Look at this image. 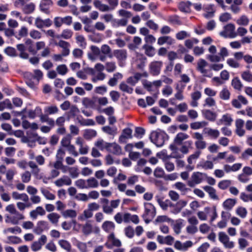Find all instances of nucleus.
<instances>
[{"mask_svg": "<svg viewBox=\"0 0 252 252\" xmlns=\"http://www.w3.org/2000/svg\"><path fill=\"white\" fill-rule=\"evenodd\" d=\"M12 104L9 99H5L0 102V111H2L5 109H12Z\"/></svg>", "mask_w": 252, "mask_h": 252, "instance_id": "c03bdc74", "label": "nucleus"}, {"mask_svg": "<svg viewBox=\"0 0 252 252\" xmlns=\"http://www.w3.org/2000/svg\"><path fill=\"white\" fill-rule=\"evenodd\" d=\"M113 56L117 59L120 66H124L127 59V52L125 49H117L113 51Z\"/></svg>", "mask_w": 252, "mask_h": 252, "instance_id": "1a4fd4ad", "label": "nucleus"}, {"mask_svg": "<svg viewBox=\"0 0 252 252\" xmlns=\"http://www.w3.org/2000/svg\"><path fill=\"white\" fill-rule=\"evenodd\" d=\"M47 238L46 235H42L37 241H34L31 245V249L33 252L40 250L42 246L46 243Z\"/></svg>", "mask_w": 252, "mask_h": 252, "instance_id": "2eb2a0df", "label": "nucleus"}, {"mask_svg": "<svg viewBox=\"0 0 252 252\" xmlns=\"http://www.w3.org/2000/svg\"><path fill=\"white\" fill-rule=\"evenodd\" d=\"M249 22L250 20L248 16L243 15L237 20L236 23L239 25L246 26L248 25Z\"/></svg>", "mask_w": 252, "mask_h": 252, "instance_id": "603ef678", "label": "nucleus"}, {"mask_svg": "<svg viewBox=\"0 0 252 252\" xmlns=\"http://www.w3.org/2000/svg\"><path fill=\"white\" fill-rule=\"evenodd\" d=\"M75 185L80 189H87V181L84 179H78L75 182Z\"/></svg>", "mask_w": 252, "mask_h": 252, "instance_id": "0e129e2a", "label": "nucleus"}, {"mask_svg": "<svg viewBox=\"0 0 252 252\" xmlns=\"http://www.w3.org/2000/svg\"><path fill=\"white\" fill-rule=\"evenodd\" d=\"M5 211L8 213L5 215V221L6 223L17 225L20 220L25 219L24 216L16 210L13 204L7 205Z\"/></svg>", "mask_w": 252, "mask_h": 252, "instance_id": "f257e3e1", "label": "nucleus"}, {"mask_svg": "<svg viewBox=\"0 0 252 252\" xmlns=\"http://www.w3.org/2000/svg\"><path fill=\"white\" fill-rule=\"evenodd\" d=\"M52 24V22L50 19L42 20L40 17H37L35 21V25L38 28L41 29L44 27H49Z\"/></svg>", "mask_w": 252, "mask_h": 252, "instance_id": "6ab92c4d", "label": "nucleus"}, {"mask_svg": "<svg viewBox=\"0 0 252 252\" xmlns=\"http://www.w3.org/2000/svg\"><path fill=\"white\" fill-rule=\"evenodd\" d=\"M76 42L82 49L86 48L87 43L84 37L82 35H78L76 37Z\"/></svg>", "mask_w": 252, "mask_h": 252, "instance_id": "13d9d810", "label": "nucleus"}, {"mask_svg": "<svg viewBox=\"0 0 252 252\" xmlns=\"http://www.w3.org/2000/svg\"><path fill=\"white\" fill-rule=\"evenodd\" d=\"M205 133L210 137L217 139L220 135V131L218 129H212L211 128H206Z\"/></svg>", "mask_w": 252, "mask_h": 252, "instance_id": "37998d69", "label": "nucleus"}, {"mask_svg": "<svg viewBox=\"0 0 252 252\" xmlns=\"http://www.w3.org/2000/svg\"><path fill=\"white\" fill-rule=\"evenodd\" d=\"M95 102V97H94L93 99L84 97L82 100V104L86 108H94Z\"/></svg>", "mask_w": 252, "mask_h": 252, "instance_id": "7c9ffc66", "label": "nucleus"}, {"mask_svg": "<svg viewBox=\"0 0 252 252\" xmlns=\"http://www.w3.org/2000/svg\"><path fill=\"white\" fill-rule=\"evenodd\" d=\"M236 204V200L231 198L226 199L223 203V208L227 210H231Z\"/></svg>", "mask_w": 252, "mask_h": 252, "instance_id": "79ce46f5", "label": "nucleus"}, {"mask_svg": "<svg viewBox=\"0 0 252 252\" xmlns=\"http://www.w3.org/2000/svg\"><path fill=\"white\" fill-rule=\"evenodd\" d=\"M168 138L167 134L160 129L152 131L150 136L151 142L159 147L164 145L165 141L167 140Z\"/></svg>", "mask_w": 252, "mask_h": 252, "instance_id": "7ed1b4c3", "label": "nucleus"}, {"mask_svg": "<svg viewBox=\"0 0 252 252\" xmlns=\"http://www.w3.org/2000/svg\"><path fill=\"white\" fill-rule=\"evenodd\" d=\"M75 143L79 146V154L81 155H86L89 150V146L84 142L83 139L81 137H77Z\"/></svg>", "mask_w": 252, "mask_h": 252, "instance_id": "dca6fc26", "label": "nucleus"}, {"mask_svg": "<svg viewBox=\"0 0 252 252\" xmlns=\"http://www.w3.org/2000/svg\"><path fill=\"white\" fill-rule=\"evenodd\" d=\"M12 195L14 199H21L25 202H28L29 200V196L25 193L20 194L16 191H14L12 192Z\"/></svg>", "mask_w": 252, "mask_h": 252, "instance_id": "ea45409f", "label": "nucleus"}, {"mask_svg": "<svg viewBox=\"0 0 252 252\" xmlns=\"http://www.w3.org/2000/svg\"><path fill=\"white\" fill-rule=\"evenodd\" d=\"M56 44L63 49L62 53L64 57L67 56L69 54V47L70 45L68 42L61 40Z\"/></svg>", "mask_w": 252, "mask_h": 252, "instance_id": "393cba45", "label": "nucleus"}, {"mask_svg": "<svg viewBox=\"0 0 252 252\" xmlns=\"http://www.w3.org/2000/svg\"><path fill=\"white\" fill-rule=\"evenodd\" d=\"M128 22V20L126 19H114L112 21V27L114 28H118L119 27L126 26Z\"/></svg>", "mask_w": 252, "mask_h": 252, "instance_id": "4c0bfd02", "label": "nucleus"}, {"mask_svg": "<svg viewBox=\"0 0 252 252\" xmlns=\"http://www.w3.org/2000/svg\"><path fill=\"white\" fill-rule=\"evenodd\" d=\"M231 84L236 90H240L242 87V83L238 77H235L232 79Z\"/></svg>", "mask_w": 252, "mask_h": 252, "instance_id": "69168bd1", "label": "nucleus"}, {"mask_svg": "<svg viewBox=\"0 0 252 252\" xmlns=\"http://www.w3.org/2000/svg\"><path fill=\"white\" fill-rule=\"evenodd\" d=\"M157 241L160 244L172 246L174 244V238L170 235H168L165 237L158 235L157 236Z\"/></svg>", "mask_w": 252, "mask_h": 252, "instance_id": "aec40b11", "label": "nucleus"}, {"mask_svg": "<svg viewBox=\"0 0 252 252\" xmlns=\"http://www.w3.org/2000/svg\"><path fill=\"white\" fill-rule=\"evenodd\" d=\"M219 240L225 248L232 249L234 247V242L230 241L229 237L223 232L219 233Z\"/></svg>", "mask_w": 252, "mask_h": 252, "instance_id": "f8f14e48", "label": "nucleus"}, {"mask_svg": "<svg viewBox=\"0 0 252 252\" xmlns=\"http://www.w3.org/2000/svg\"><path fill=\"white\" fill-rule=\"evenodd\" d=\"M192 138L196 140L195 142V146L197 150H203L206 148L207 143L203 139L202 134L196 132L193 134Z\"/></svg>", "mask_w": 252, "mask_h": 252, "instance_id": "9d476101", "label": "nucleus"}, {"mask_svg": "<svg viewBox=\"0 0 252 252\" xmlns=\"http://www.w3.org/2000/svg\"><path fill=\"white\" fill-rule=\"evenodd\" d=\"M62 216L65 219L75 218L77 216V212L75 210L72 209H67L61 212Z\"/></svg>", "mask_w": 252, "mask_h": 252, "instance_id": "58836bf2", "label": "nucleus"}, {"mask_svg": "<svg viewBox=\"0 0 252 252\" xmlns=\"http://www.w3.org/2000/svg\"><path fill=\"white\" fill-rule=\"evenodd\" d=\"M208 63L204 59H200L198 60L197 63L196 70L203 76L211 78L213 74L211 69H206V67Z\"/></svg>", "mask_w": 252, "mask_h": 252, "instance_id": "0eeeda50", "label": "nucleus"}, {"mask_svg": "<svg viewBox=\"0 0 252 252\" xmlns=\"http://www.w3.org/2000/svg\"><path fill=\"white\" fill-rule=\"evenodd\" d=\"M142 85L144 88L148 92L153 94L155 98H157L159 94L158 88L162 85V81L156 80L153 82H150L147 80L142 81Z\"/></svg>", "mask_w": 252, "mask_h": 252, "instance_id": "20e7f679", "label": "nucleus"}, {"mask_svg": "<svg viewBox=\"0 0 252 252\" xmlns=\"http://www.w3.org/2000/svg\"><path fill=\"white\" fill-rule=\"evenodd\" d=\"M175 43V40L169 36H162L159 37L158 39L157 43L159 45H162L165 43L171 45Z\"/></svg>", "mask_w": 252, "mask_h": 252, "instance_id": "cd10ccee", "label": "nucleus"}, {"mask_svg": "<svg viewBox=\"0 0 252 252\" xmlns=\"http://www.w3.org/2000/svg\"><path fill=\"white\" fill-rule=\"evenodd\" d=\"M189 136L186 133L180 132L177 134L175 139L174 143L178 145H181L183 140L188 138Z\"/></svg>", "mask_w": 252, "mask_h": 252, "instance_id": "a19ab883", "label": "nucleus"}, {"mask_svg": "<svg viewBox=\"0 0 252 252\" xmlns=\"http://www.w3.org/2000/svg\"><path fill=\"white\" fill-rule=\"evenodd\" d=\"M162 62L161 61H154L149 64V71L153 76H158L160 73Z\"/></svg>", "mask_w": 252, "mask_h": 252, "instance_id": "ddd939ff", "label": "nucleus"}, {"mask_svg": "<svg viewBox=\"0 0 252 252\" xmlns=\"http://www.w3.org/2000/svg\"><path fill=\"white\" fill-rule=\"evenodd\" d=\"M211 54L207 55L206 58L212 63H218L224 60V58L229 55L228 50L225 47H221L219 55H216L217 48L214 45H211L208 49Z\"/></svg>", "mask_w": 252, "mask_h": 252, "instance_id": "f03ea898", "label": "nucleus"}, {"mask_svg": "<svg viewBox=\"0 0 252 252\" xmlns=\"http://www.w3.org/2000/svg\"><path fill=\"white\" fill-rule=\"evenodd\" d=\"M105 245L107 248L111 249L113 247H121L122 243L119 239L115 237L114 233H112L107 237V241L105 243Z\"/></svg>", "mask_w": 252, "mask_h": 252, "instance_id": "9b49d317", "label": "nucleus"}, {"mask_svg": "<svg viewBox=\"0 0 252 252\" xmlns=\"http://www.w3.org/2000/svg\"><path fill=\"white\" fill-rule=\"evenodd\" d=\"M224 30L220 33V35L225 38H235L237 36V33L235 32V26L233 24L229 23L225 26L223 28Z\"/></svg>", "mask_w": 252, "mask_h": 252, "instance_id": "6e6552de", "label": "nucleus"}, {"mask_svg": "<svg viewBox=\"0 0 252 252\" xmlns=\"http://www.w3.org/2000/svg\"><path fill=\"white\" fill-rule=\"evenodd\" d=\"M193 246L192 241L189 240L182 243L181 241L177 240L174 243V247L175 249L182 251L186 252L188 249Z\"/></svg>", "mask_w": 252, "mask_h": 252, "instance_id": "4468645a", "label": "nucleus"}, {"mask_svg": "<svg viewBox=\"0 0 252 252\" xmlns=\"http://www.w3.org/2000/svg\"><path fill=\"white\" fill-rule=\"evenodd\" d=\"M72 136L70 134H67L66 136L63 137L61 140V143L63 147L66 148L71 144V140Z\"/></svg>", "mask_w": 252, "mask_h": 252, "instance_id": "6e6d98bb", "label": "nucleus"}, {"mask_svg": "<svg viewBox=\"0 0 252 252\" xmlns=\"http://www.w3.org/2000/svg\"><path fill=\"white\" fill-rule=\"evenodd\" d=\"M203 10L205 11V13L203 14L205 18L207 19L213 18L216 12L215 6L213 4L205 5L203 7Z\"/></svg>", "mask_w": 252, "mask_h": 252, "instance_id": "f3484780", "label": "nucleus"}, {"mask_svg": "<svg viewBox=\"0 0 252 252\" xmlns=\"http://www.w3.org/2000/svg\"><path fill=\"white\" fill-rule=\"evenodd\" d=\"M206 177V173L200 172H193L191 175L190 180L188 181V185L190 187H193L205 181Z\"/></svg>", "mask_w": 252, "mask_h": 252, "instance_id": "423d86ee", "label": "nucleus"}, {"mask_svg": "<svg viewBox=\"0 0 252 252\" xmlns=\"http://www.w3.org/2000/svg\"><path fill=\"white\" fill-rule=\"evenodd\" d=\"M86 181L87 189L90 188H96L98 186V181L94 177H92L86 180Z\"/></svg>", "mask_w": 252, "mask_h": 252, "instance_id": "3c124183", "label": "nucleus"}, {"mask_svg": "<svg viewBox=\"0 0 252 252\" xmlns=\"http://www.w3.org/2000/svg\"><path fill=\"white\" fill-rule=\"evenodd\" d=\"M40 190L42 194L47 199L52 200L55 199V195L51 193L48 190L41 188Z\"/></svg>", "mask_w": 252, "mask_h": 252, "instance_id": "052dcab7", "label": "nucleus"}, {"mask_svg": "<svg viewBox=\"0 0 252 252\" xmlns=\"http://www.w3.org/2000/svg\"><path fill=\"white\" fill-rule=\"evenodd\" d=\"M231 185V181L229 180H223L218 184V187L222 190L226 189Z\"/></svg>", "mask_w": 252, "mask_h": 252, "instance_id": "bf43d9fd", "label": "nucleus"}, {"mask_svg": "<svg viewBox=\"0 0 252 252\" xmlns=\"http://www.w3.org/2000/svg\"><path fill=\"white\" fill-rule=\"evenodd\" d=\"M72 181L67 176L64 175L54 182L55 185L58 187L63 186H69L71 184Z\"/></svg>", "mask_w": 252, "mask_h": 252, "instance_id": "412c9836", "label": "nucleus"}, {"mask_svg": "<svg viewBox=\"0 0 252 252\" xmlns=\"http://www.w3.org/2000/svg\"><path fill=\"white\" fill-rule=\"evenodd\" d=\"M233 120L229 114H224L221 118L217 122L218 125H224L226 126H230Z\"/></svg>", "mask_w": 252, "mask_h": 252, "instance_id": "5701e85b", "label": "nucleus"}, {"mask_svg": "<svg viewBox=\"0 0 252 252\" xmlns=\"http://www.w3.org/2000/svg\"><path fill=\"white\" fill-rule=\"evenodd\" d=\"M35 9V4L33 2H30L26 4L22 8L23 12L26 14L32 13Z\"/></svg>", "mask_w": 252, "mask_h": 252, "instance_id": "72a5a7b5", "label": "nucleus"}, {"mask_svg": "<svg viewBox=\"0 0 252 252\" xmlns=\"http://www.w3.org/2000/svg\"><path fill=\"white\" fill-rule=\"evenodd\" d=\"M146 58L142 54H137L135 59V63L137 67L140 69H143L145 66Z\"/></svg>", "mask_w": 252, "mask_h": 252, "instance_id": "b1692460", "label": "nucleus"}, {"mask_svg": "<svg viewBox=\"0 0 252 252\" xmlns=\"http://www.w3.org/2000/svg\"><path fill=\"white\" fill-rule=\"evenodd\" d=\"M17 50L20 52L19 57L24 59L29 58V54L26 52V47L23 44H19L16 46Z\"/></svg>", "mask_w": 252, "mask_h": 252, "instance_id": "c9c22d12", "label": "nucleus"}, {"mask_svg": "<svg viewBox=\"0 0 252 252\" xmlns=\"http://www.w3.org/2000/svg\"><path fill=\"white\" fill-rule=\"evenodd\" d=\"M202 113L206 119L211 122L215 121L217 117V114L210 110H203Z\"/></svg>", "mask_w": 252, "mask_h": 252, "instance_id": "c756f323", "label": "nucleus"}, {"mask_svg": "<svg viewBox=\"0 0 252 252\" xmlns=\"http://www.w3.org/2000/svg\"><path fill=\"white\" fill-rule=\"evenodd\" d=\"M241 77L246 82H252V73L249 70L243 71L241 74Z\"/></svg>", "mask_w": 252, "mask_h": 252, "instance_id": "5fc2aeb1", "label": "nucleus"}, {"mask_svg": "<svg viewBox=\"0 0 252 252\" xmlns=\"http://www.w3.org/2000/svg\"><path fill=\"white\" fill-rule=\"evenodd\" d=\"M200 154L201 152H200L199 151H197L193 154L190 155L188 158V162L189 164H192L199 158Z\"/></svg>", "mask_w": 252, "mask_h": 252, "instance_id": "774afa93", "label": "nucleus"}, {"mask_svg": "<svg viewBox=\"0 0 252 252\" xmlns=\"http://www.w3.org/2000/svg\"><path fill=\"white\" fill-rule=\"evenodd\" d=\"M47 218L53 224H57L59 222L60 216L56 213H52L48 215Z\"/></svg>", "mask_w": 252, "mask_h": 252, "instance_id": "de8ad7c7", "label": "nucleus"}, {"mask_svg": "<svg viewBox=\"0 0 252 252\" xmlns=\"http://www.w3.org/2000/svg\"><path fill=\"white\" fill-rule=\"evenodd\" d=\"M144 207L145 212L142 215V217L145 223L148 224L156 216V208L154 206L150 203H145L144 204Z\"/></svg>", "mask_w": 252, "mask_h": 252, "instance_id": "39448f33", "label": "nucleus"}, {"mask_svg": "<svg viewBox=\"0 0 252 252\" xmlns=\"http://www.w3.org/2000/svg\"><path fill=\"white\" fill-rule=\"evenodd\" d=\"M122 78L123 75L121 73L119 72L115 73L113 77L109 80L108 84L111 87H113L117 84L118 80L121 79Z\"/></svg>", "mask_w": 252, "mask_h": 252, "instance_id": "e433bc0d", "label": "nucleus"}, {"mask_svg": "<svg viewBox=\"0 0 252 252\" xmlns=\"http://www.w3.org/2000/svg\"><path fill=\"white\" fill-rule=\"evenodd\" d=\"M227 64L231 67L237 68L240 66L239 62L233 58H229L226 61Z\"/></svg>", "mask_w": 252, "mask_h": 252, "instance_id": "e2e57ef3", "label": "nucleus"}, {"mask_svg": "<svg viewBox=\"0 0 252 252\" xmlns=\"http://www.w3.org/2000/svg\"><path fill=\"white\" fill-rule=\"evenodd\" d=\"M132 130L129 128H125L122 132V135L119 137L120 143H126V139L132 138Z\"/></svg>", "mask_w": 252, "mask_h": 252, "instance_id": "bb28decb", "label": "nucleus"}, {"mask_svg": "<svg viewBox=\"0 0 252 252\" xmlns=\"http://www.w3.org/2000/svg\"><path fill=\"white\" fill-rule=\"evenodd\" d=\"M49 229L48 222L40 220L37 222L36 226L33 229V232L37 234H40L43 231Z\"/></svg>", "mask_w": 252, "mask_h": 252, "instance_id": "a211bd4d", "label": "nucleus"}, {"mask_svg": "<svg viewBox=\"0 0 252 252\" xmlns=\"http://www.w3.org/2000/svg\"><path fill=\"white\" fill-rule=\"evenodd\" d=\"M192 3L190 1H182L179 4V10L185 13H189L190 11V6Z\"/></svg>", "mask_w": 252, "mask_h": 252, "instance_id": "2f4dec72", "label": "nucleus"}, {"mask_svg": "<svg viewBox=\"0 0 252 252\" xmlns=\"http://www.w3.org/2000/svg\"><path fill=\"white\" fill-rule=\"evenodd\" d=\"M120 89L123 92L131 94L132 93L133 89L132 88L128 86L125 82H122L119 86Z\"/></svg>", "mask_w": 252, "mask_h": 252, "instance_id": "864d4df0", "label": "nucleus"}, {"mask_svg": "<svg viewBox=\"0 0 252 252\" xmlns=\"http://www.w3.org/2000/svg\"><path fill=\"white\" fill-rule=\"evenodd\" d=\"M107 150L117 155H119L122 153L121 147L116 143H109Z\"/></svg>", "mask_w": 252, "mask_h": 252, "instance_id": "c85d7f7f", "label": "nucleus"}, {"mask_svg": "<svg viewBox=\"0 0 252 252\" xmlns=\"http://www.w3.org/2000/svg\"><path fill=\"white\" fill-rule=\"evenodd\" d=\"M203 189L209 195V196L214 200H218V196L216 194V189L213 187L209 186H204Z\"/></svg>", "mask_w": 252, "mask_h": 252, "instance_id": "f704fd0d", "label": "nucleus"}, {"mask_svg": "<svg viewBox=\"0 0 252 252\" xmlns=\"http://www.w3.org/2000/svg\"><path fill=\"white\" fill-rule=\"evenodd\" d=\"M208 123L205 121L195 122L190 124V127L192 129H198L206 126Z\"/></svg>", "mask_w": 252, "mask_h": 252, "instance_id": "09e8293b", "label": "nucleus"}, {"mask_svg": "<svg viewBox=\"0 0 252 252\" xmlns=\"http://www.w3.org/2000/svg\"><path fill=\"white\" fill-rule=\"evenodd\" d=\"M140 79L141 75L139 74V73H136L133 76L128 77L126 80V82L128 84H129L132 86H135Z\"/></svg>", "mask_w": 252, "mask_h": 252, "instance_id": "a18cd8bd", "label": "nucleus"}, {"mask_svg": "<svg viewBox=\"0 0 252 252\" xmlns=\"http://www.w3.org/2000/svg\"><path fill=\"white\" fill-rule=\"evenodd\" d=\"M101 227L105 232L111 234L114 233L115 225L113 221L106 220L102 223Z\"/></svg>", "mask_w": 252, "mask_h": 252, "instance_id": "a878e982", "label": "nucleus"}, {"mask_svg": "<svg viewBox=\"0 0 252 252\" xmlns=\"http://www.w3.org/2000/svg\"><path fill=\"white\" fill-rule=\"evenodd\" d=\"M143 48L145 50L146 54L149 57H153L155 54V49L151 46L145 44L143 45Z\"/></svg>", "mask_w": 252, "mask_h": 252, "instance_id": "4d7b16f0", "label": "nucleus"}, {"mask_svg": "<svg viewBox=\"0 0 252 252\" xmlns=\"http://www.w3.org/2000/svg\"><path fill=\"white\" fill-rule=\"evenodd\" d=\"M96 135V132L94 129H86L84 131V137L87 139H90Z\"/></svg>", "mask_w": 252, "mask_h": 252, "instance_id": "680f3d73", "label": "nucleus"}, {"mask_svg": "<svg viewBox=\"0 0 252 252\" xmlns=\"http://www.w3.org/2000/svg\"><path fill=\"white\" fill-rule=\"evenodd\" d=\"M53 2L52 0H42L39 5L40 10L45 13H50V8L53 5Z\"/></svg>", "mask_w": 252, "mask_h": 252, "instance_id": "4be33fe9", "label": "nucleus"}, {"mask_svg": "<svg viewBox=\"0 0 252 252\" xmlns=\"http://www.w3.org/2000/svg\"><path fill=\"white\" fill-rule=\"evenodd\" d=\"M190 34L186 31H181L176 34V37L178 40H183L187 37H190Z\"/></svg>", "mask_w": 252, "mask_h": 252, "instance_id": "338daca9", "label": "nucleus"}, {"mask_svg": "<svg viewBox=\"0 0 252 252\" xmlns=\"http://www.w3.org/2000/svg\"><path fill=\"white\" fill-rule=\"evenodd\" d=\"M93 231V226L89 221L82 226V232L86 235L90 234Z\"/></svg>", "mask_w": 252, "mask_h": 252, "instance_id": "49530a36", "label": "nucleus"}, {"mask_svg": "<svg viewBox=\"0 0 252 252\" xmlns=\"http://www.w3.org/2000/svg\"><path fill=\"white\" fill-rule=\"evenodd\" d=\"M94 6L102 12H107L112 10L109 5L102 3L100 1L95 0L94 2Z\"/></svg>", "mask_w": 252, "mask_h": 252, "instance_id": "473e14b6", "label": "nucleus"}, {"mask_svg": "<svg viewBox=\"0 0 252 252\" xmlns=\"http://www.w3.org/2000/svg\"><path fill=\"white\" fill-rule=\"evenodd\" d=\"M59 109L55 105L46 106L44 108V112L48 115H54L59 112Z\"/></svg>", "mask_w": 252, "mask_h": 252, "instance_id": "8fccbe9b", "label": "nucleus"}]
</instances>
